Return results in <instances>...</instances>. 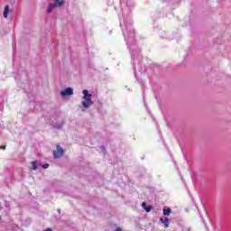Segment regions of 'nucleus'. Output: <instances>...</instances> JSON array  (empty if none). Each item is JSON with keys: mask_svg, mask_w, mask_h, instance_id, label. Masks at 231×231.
<instances>
[{"mask_svg": "<svg viewBox=\"0 0 231 231\" xmlns=\"http://www.w3.org/2000/svg\"><path fill=\"white\" fill-rule=\"evenodd\" d=\"M53 156L54 158H61V156H64V149L57 145L56 151H53Z\"/></svg>", "mask_w": 231, "mask_h": 231, "instance_id": "obj_3", "label": "nucleus"}, {"mask_svg": "<svg viewBox=\"0 0 231 231\" xmlns=\"http://www.w3.org/2000/svg\"><path fill=\"white\" fill-rule=\"evenodd\" d=\"M164 228H169V218H164Z\"/></svg>", "mask_w": 231, "mask_h": 231, "instance_id": "obj_9", "label": "nucleus"}, {"mask_svg": "<svg viewBox=\"0 0 231 231\" xmlns=\"http://www.w3.org/2000/svg\"><path fill=\"white\" fill-rule=\"evenodd\" d=\"M48 167H50V164L48 163H45L42 165V169H48Z\"/></svg>", "mask_w": 231, "mask_h": 231, "instance_id": "obj_10", "label": "nucleus"}, {"mask_svg": "<svg viewBox=\"0 0 231 231\" xmlns=\"http://www.w3.org/2000/svg\"><path fill=\"white\" fill-rule=\"evenodd\" d=\"M31 164H32V171H37V169H38L37 162H32Z\"/></svg>", "mask_w": 231, "mask_h": 231, "instance_id": "obj_8", "label": "nucleus"}, {"mask_svg": "<svg viewBox=\"0 0 231 231\" xmlns=\"http://www.w3.org/2000/svg\"><path fill=\"white\" fill-rule=\"evenodd\" d=\"M58 212H60V209H58Z\"/></svg>", "mask_w": 231, "mask_h": 231, "instance_id": "obj_13", "label": "nucleus"}, {"mask_svg": "<svg viewBox=\"0 0 231 231\" xmlns=\"http://www.w3.org/2000/svg\"><path fill=\"white\" fill-rule=\"evenodd\" d=\"M142 207L143 209H145L146 212H151V210H152V207L147 206L145 202L142 203Z\"/></svg>", "mask_w": 231, "mask_h": 231, "instance_id": "obj_6", "label": "nucleus"}, {"mask_svg": "<svg viewBox=\"0 0 231 231\" xmlns=\"http://www.w3.org/2000/svg\"><path fill=\"white\" fill-rule=\"evenodd\" d=\"M61 97H69L73 95V88H68L65 90L60 92Z\"/></svg>", "mask_w": 231, "mask_h": 231, "instance_id": "obj_4", "label": "nucleus"}, {"mask_svg": "<svg viewBox=\"0 0 231 231\" xmlns=\"http://www.w3.org/2000/svg\"><path fill=\"white\" fill-rule=\"evenodd\" d=\"M54 2L56 4H49V7L47 10V12L49 14H51V12H53V8H55V6L60 7V6H62V5H64V1H62V0H54Z\"/></svg>", "mask_w": 231, "mask_h": 231, "instance_id": "obj_2", "label": "nucleus"}, {"mask_svg": "<svg viewBox=\"0 0 231 231\" xmlns=\"http://www.w3.org/2000/svg\"><path fill=\"white\" fill-rule=\"evenodd\" d=\"M9 12H10V5H6L4 8V17H5V19H8Z\"/></svg>", "mask_w": 231, "mask_h": 231, "instance_id": "obj_5", "label": "nucleus"}, {"mask_svg": "<svg viewBox=\"0 0 231 231\" xmlns=\"http://www.w3.org/2000/svg\"><path fill=\"white\" fill-rule=\"evenodd\" d=\"M83 98L84 100H86V102L82 103L83 107H90V106H93V101L91 100V94H89V92L85 89L83 90Z\"/></svg>", "mask_w": 231, "mask_h": 231, "instance_id": "obj_1", "label": "nucleus"}, {"mask_svg": "<svg viewBox=\"0 0 231 231\" xmlns=\"http://www.w3.org/2000/svg\"><path fill=\"white\" fill-rule=\"evenodd\" d=\"M165 219H163L162 217L160 218V222L161 223H164Z\"/></svg>", "mask_w": 231, "mask_h": 231, "instance_id": "obj_12", "label": "nucleus"}, {"mask_svg": "<svg viewBox=\"0 0 231 231\" xmlns=\"http://www.w3.org/2000/svg\"><path fill=\"white\" fill-rule=\"evenodd\" d=\"M0 149H3V151H5V149H6V145L0 146Z\"/></svg>", "mask_w": 231, "mask_h": 231, "instance_id": "obj_11", "label": "nucleus"}, {"mask_svg": "<svg viewBox=\"0 0 231 231\" xmlns=\"http://www.w3.org/2000/svg\"><path fill=\"white\" fill-rule=\"evenodd\" d=\"M162 212H163V216H171V212H172V211H171V208H163Z\"/></svg>", "mask_w": 231, "mask_h": 231, "instance_id": "obj_7", "label": "nucleus"}]
</instances>
